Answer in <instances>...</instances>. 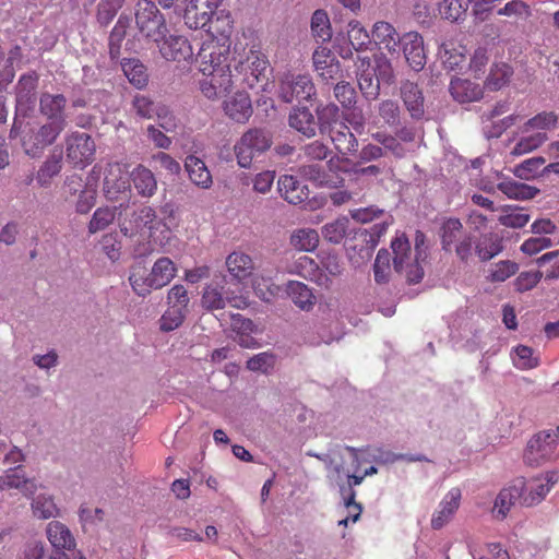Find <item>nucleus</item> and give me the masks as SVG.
I'll list each match as a JSON object with an SVG mask.
<instances>
[{
  "label": "nucleus",
  "mask_w": 559,
  "mask_h": 559,
  "mask_svg": "<svg viewBox=\"0 0 559 559\" xmlns=\"http://www.w3.org/2000/svg\"><path fill=\"white\" fill-rule=\"evenodd\" d=\"M203 76L204 79L200 81V91L210 100H216L229 94L236 85L231 69L203 74Z\"/></svg>",
  "instance_id": "4468645a"
},
{
  "label": "nucleus",
  "mask_w": 559,
  "mask_h": 559,
  "mask_svg": "<svg viewBox=\"0 0 559 559\" xmlns=\"http://www.w3.org/2000/svg\"><path fill=\"white\" fill-rule=\"evenodd\" d=\"M269 61L263 53L250 50L234 64L235 84L253 88L267 79Z\"/></svg>",
  "instance_id": "20e7f679"
},
{
  "label": "nucleus",
  "mask_w": 559,
  "mask_h": 559,
  "mask_svg": "<svg viewBox=\"0 0 559 559\" xmlns=\"http://www.w3.org/2000/svg\"><path fill=\"white\" fill-rule=\"evenodd\" d=\"M132 180L138 193L142 197H152L157 189V181L151 169L143 165H138L131 173Z\"/></svg>",
  "instance_id": "f704fd0d"
},
{
  "label": "nucleus",
  "mask_w": 559,
  "mask_h": 559,
  "mask_svg": "<svg viewBox=\"0 0 559 559\" xmlns=\"http://www.w3.org/2000/svg\"><path fill=\"white\" fill-rule=\"evenodd\" d=\"M96 145L92 136L85 132H72L66 138L68 160L75 167L84 168L92 164Z\"/></svg>",
  "instance_id": "6e6552de"
},
{
  "label": "nucleus",
  "mask_w": 559,
  "mask_h": 559,
  "mask_svg": "<svg viewBox=\"0 0 559 559\" xmlns=\"http://www.w3.org/2000/svg\"><path fill=\"white\" fill-rule=\"evenodd\" d=\"M223 109L229 119L238 123H246L253 112L250 96L246 92H236L225 99Z\"/></svg>",
  "instance_id": "a211bd4d"
},
{
  "label": "nucleus",
  "mask_w": 559,
  "mask_h": 559,
  "mask_svg": "<svg viewBox=\"0 0 559 559\" xmlns=\"http://www.w3.org/2000/svg\"><path fill=\"white\" fill-rule=\"evenodd\" d=\"M349 222L346 217L336 218L325 224L322 229L323 237L333 243H340L347 235Z\"/></svg>",
  "instance_id": "603ef678"
},
{
  "label": "nucleus",
  "mask_w": 559,
  "mask_h": 559,
  "mask_svg": "<svg viewBox=\"0 0 559 559\" xmlns=\"http://www.w3.org/2000/svg\"><path fill=\"white\" fill-rule=\"evenodd\" d=\"M33 514L41 520H48L59 515V509L51 496L38 495L32 501Z\"/></svg>",
  "instance_id": "09e8293b"
},
{
  "label": "nucleus",
  "mask_w": 559,
  "mask_h": 559,
  "mask_svg": "<svg viewBox=\"0 0 559 559\" xmlns=\"http://www.w3.org/2000/svg\"><path fill=\"white\" fill-rule=\"evenodd\" d=\"M36 72L23 74L16 84V108L26 111L34 107L36 102V90L38 86Z\"/></svg>",
  "instance_id": "5701e85b"
},
{
  "label": "nucleus",
  "mask_w": 559,
  "mask_h": 559,
  "mask_svg": "<svg viewBox=\"0 0 559 559\" xmlns=\"http://www.w3.org/2000/svg\"><path fill=\"white\" fill-rule=\"evenodd\" d=\"M289 126L307 138L316 135L318 122L307 107H297L292 110L288 118Z\"/></svg>",
  "instance_id": "2f4dec72"
},
{
  "label": "nucleus",
  "mask_w": 559,
  "mask_h": 559,
  "mask_svg": "<svg viewBox=\"0 0 559 559\" xmlns=\"http://www.w3.org/2000/svg\"><path fill=\"white\" fill-rule=\"evenodd\" d=\"M62 131V122L46 121L43 124H34L15 118L10 138H19L24 153L32 158H37L46 147L56 142Z\"/></svg>",
  "instance_id": "f257e3e1"
},
{
  "label": "nucleus",
  "mask_w": 559,
  "mask_h": 559,
  "mask_svg": "<svg viewBox=\"0 0 559 559\" xmlns=\"http://www.w3.org/2000/svg\"><path fill=\"white\" fill-rule=\"evenodd\" d=\"M195 62L202 74H212L230 69L229 46L216 38H210L200 47Z\"/></svg>",
  "instance_id": "423d86ee"
},
{
  "label": "nucleus",
  "mask_w": 559,
  "mask_h": 559,
  "mask_svg": "<svg viewBox=\"0 0 559 559\" xmlns=\"http://www.w3.org/2000/svg\"><path fill=\"white\" fill-rule=\"evenodd\" d=\"M547 139V134L542 132L522 138L513 147L512 154L522 155L532 152L538 148Z\"/></svg>",
  "instance_id": "e2e57ef3"
},
{
  "label": "nucleus",
  "mask_w": 559,
  "mask_h": 559,
  "mask_svg": "<svg viewBox=\"0 0 559 559\" xmlns=\"http://www.w3.org/2000/svg\"><path fill=\"white\" fill-rule=\"evenodd\" d=\"M46 535L55 549L72 550L76 545L70 528L59 521L48 523Z\"/></svg>",
  "instance_id": "c85d7f7f"
},
{
  "label": "nucleus",
  "mask_w": 559,
  "mask_h": 559,
  "mask_svg": "<svg viewBox=\"0 0 559 559\" xmlns=\"http://www.w3.org/2000/svg\"><path fill=\"white\" fill-rule=\"evenodd\" d=\"M462 230L463 224L459 218L445 219L439 231L442 250L450 252L452 250V245L460 238Z\"/></svg>",
  "instance_id": "79ce46f5"
},
{
  "label": "nucleus",
  "mask_w": 559,
  "mask_h": 559,
  "mask_svg": "<svg viewBox=\"0 0 559 559\" xmlns=\"http://www.w3.org/2000/svg\"><path fill=\"white\" fill-rule=\"evenodd\" d=\"M386 226L384 223L374 224L370 229L366 228H352V241L354 245L352 249L356 251L357 257L355 260L352 258V262L357 265L365 263L370 260L372 252L378 245L381 235L384 234Z\"/></svg>",
  "instance_id": "9d476101"
},
{
  "label": "nucleus",
  "mask_w": 559,
  "mask_h": 559,
  "mask_svg": "<svg viewBox=\"0 0 559 559\" xmlns=\"http://www.w3.org/2000/svg\"><path fill=\"white\" fill-rule=\"evenodd\" d=\"M122 70L129 82L138 88H142L147 84L148 76L146 68L136 59H128L121 63Z\"/></svg>",
  "instance_id": "a18cd8bd"
},
{
  "label": "nucleus",
  "mask_w": 559,
  "mask_h": 559,
  "mask_svg": "<svg viewBox=\"0 0 559 559\" xmlns=\"http://www.w3.org/2000/svg\"><path fill=\"white\" fill-rule=\"evenodd\" d=\"M449 92L452 98L460 104L477 102L483 97V87L479 84L461 78L451 80Z\"/></svg>",
  "instance_id": "b1692460"
},
{
  "label": "nucleus",
  "mask_w": 559,
  "mask_h": 559,
  "mask_svg": "<svg viewBox=\"0 0 559 559\" xmlns=\"http://www.w3.org/2000/svg\"><path fill=\"white\" fill-rule=\"evenodd\" d=\"M67 98L62 94L44 93L39 98V111L47 117V122H62V129L67 127L64 108Z\"/></svg>",
  "instance_id": "aec40b11"
},
{
  "label": "nucleus",
  "mask_w": 559,
  "mask_h": 559,
  "mask_svg": "<svg viewBox=\"0 0 559 559\" xmlns=\"http://www.w3.org/2000/svg\"><path fill=\"white\" fill-rule=\"evenodd\" d=\"M227 271L235 280L241 282L250 277L254 270L252 258L241 251H234L226 258Z\"/></svg>",
  "instance_id": "cd10ccee"
},
{
  "label": "nucleus",
  "mask_w": 559,
  "mask_h": 559,
  "mask_svg": "<svg viewBox=\"0 0 559 559\" xmlns=\"http://www.w3.org/2000/svg\"><path fill=\"white\" fill-rule=\"evenodd\" d=\"M281 195L292 204H299L308 198V189L296 177L284 175L278 179Z\"/></svg>",
  "instance_id": "7c9ffc66"
},
{
  "label": "nucleus",
  "mask_w": 559,
  "mask_h": 559,
  "mask_svg": "<svg viewBox=\"0 0 559 559\" xmlns=\"http://www.w3.org/2000/svg\"><path fill=\"white\" fill-rule=\"evenodd\" d=\"M115 217H116L115 209L98 207L94 212V214L88 223V231L91 234H96L100 230H104L115 221Z\"/></svg>",
  "instance_id": "5fc2aeb1"
},
{
  "label": "nucleus",
  "mask_w": 559,
  "mask_h": 559,
  "mask_svg": "<svg viewBox=\"0 0 559 559\" xmlns=\"http://www.w3.org/2000/svg\"><path fill=\"white\" fill-rule=\"evenodd\" d=\"M466 49L461 45H455L452 41L442 43L439 48V58L442 61V64L451 70L462 69L466 61Z\"/></svg>",
  "instance_id": "e433bc0d"
},
{
  "label": "nucleus",
  "mask_w": 559,
  "mask_h": 559,
  "mask_svg": "<svg viewBox=\"0 0 559 559\" xmlns=\"http://www.w3.org/2000/svg\"><path fill=\"white\" fill-rule=\"evenodd\" d=\"M373 37L384 45V48L399 56L400 45L402 44V36L399 35L396 29L388 22L380 21L373 25Z\"/></svg>",
  "instance_id": "4c0bfd02"
},
{
  "label": "nucleus",
  "mask_w": 559,
  "mask_h": 559,
  "mask_svg": "<svg viewBox=\"0 0 559 559\" xmlns=\"http://www.w3.org/2000/svg\"><path fill=\"white\" fill-rule=\"evenodd\" d=\"M526 485L524 479H516L511 486L503 488L496 498L493 512L498 518L504 519L512 506L519 502L522 506Z\"/></svg>",
  "instance_id": "dca6fc26"
},
{
  "label": "nucleus",
  "mask_w": 559,
  "mask_h": 559,
  "mask_svg": "<svg viewBox=\"0 0 559 559\" xmlns=\"http://www.w3.org/2000/svg\"><path fill=\"white\" fill-rule=\"evenodd\" d=\"M162 104L155 103L150 96L136 94L133 96L131 106L136 116L142 119H154Z\"/></svg>",
  "instance_id": "8fccbe9b"
},
{
  "label": "nucleus",
  "mask_w": 559,
  "mask_h": 559,
  "mask_svg": "<svg viewBox=\"0 0 559 559\" xmlns=\"http://www.w3.org/2000/svg\"><path fill=\"white\" fill-rule=\"evenodd\" d=\"M512 74L513 70L507 63L493 64L485 81V86L490 91H499L509 83Z\"/></svg>",
  "instance_id": "37998d69"
},
{
  "label": "nucleus",
  "mask_w": 559,
  "mask_h": 559,
  "mask_svg": "<svg viewBox=\"0 0 559 559\" xmlns=\"http://www.w3.org/2000/svg\"><path fill=\"white\" fill-rule=\"evenodd\" d=\"M271 145L272 139L264 130L255 128L246 131L234 146L238 165L249 168L253 158L266 152Z\"/></svg>",
  "instance_id": "0eeeda50"
},
{
  "label": "nucleus",
  "mask_w": 559,
  "mask_h": 559,
  "mask_svg": "<svg viewBox=\"0 0 559 559\" xmlns=\"http://www.w3.org/2000/svg\"><path fill=\"white\" fill-rule=\"evenodd\" d=\"M223 289V286H218L216 284L206 285L201 298L202 307L206 310H219L226 306V302H229L231 307L238 309L245 308L247 306V302L243 298L225 297Z\"/></svg>",
  "instance_id": "6ab92c4d"
},
{
  "label": "nucleus",
  "mask_w": 559,
  "mask_h": 559,
  "mask_svg": "<svg viewBox=\"0 0 559 559\" xmlns=\"http://www.w3.org/2000/svg\"><path fill=\"white\" fill-rule=\"evenodd\" d=\"M391 249L394 254L393 267L395 272L401 273L411 255V243L408 238L404 234L395 237L391 242Z\"/></svg>",
  "instance_id": "c03bdc74"
},
{
  "label": "nucleus",
  "mask_w": 559,
  "mask_h": 559,
  "mask_svg": "<svg viewBox=\"0 0 559 559\" xmlns=\"http://www.w3.org/2000/svg\"><path fill=\"white\" fill-rule=\"evenodd\" d=\"M190 298L183 285L173 286L167 295V302L170 308H177L183 311L188 310Z\"/></svg>",
  "instance_id": "774afa93"
},
{
  "label": "nucleus",
  "mask_w": 559,
  "mask_h": 559,
  "mask_svg": "<svg viewBox=\"0 0 559 559\" xmlns=\"http://www.w3.org/2000/svg\"><path fill=\"white\" fill-rule=\"evenodd\" d=\"M313 67L323 80H336L341 76V66L332 51L326 47H318L312 56Z\"/></svg>",
  "instance_id": "4be33fe9"
},
{
  "label": "nucleus",
  "mask_w": 559,
  "mask_h": 559,
  "mask_svg": "<svg viewBox=\"0 0 559 559\" xmlns=\"http://www.w3.org/2000/svg\"><path fill=\"white\" fill-rule=\"evenodd\" d=\"M460 499L461 490L459 488H453L448 492L445 499L441 502V510L431 519L433 530L442 528L450 521L460 507Z\"/></svg>",
  "instance_id": "473e14b6"
},
{
  "label": "nucleus",
  "mask_w": 559,
  "mask_h": 559,
  "mask_svg": "<svg viewBox=\"0 0 559 559\" xmlns=\"http://www.w3.org/2000/svg\"><path fill=\"white\" fill-rule=\"evenodd\" d=\"M558 116L554 111H543L535 117L528 119L522 127V132H528L530 129H550L556 126Z\"/></svg>",
  "instance_id": "052dcab7"
},
{
  "label": "nucleus",
  "mask_w": 559,
  "mask_h": 559,
  "mask_svg": "<svg viewBox=\"0 0 559 559\" xmlns=\"http://www.w3.org/2000/svg\"><path fill=\"white\" fill-rule=\"evenodd\" d=\"M290 242L298 250L311 252L319 245V234L312 228H301L294 231Z\"/></svg>",
  "instance_id": "49530a36"
},
{
  "label": "nucleus",
  "mask_w": 559,
  "mask_h": 559,
  "mask_svg": "<svg viewBox=\"0 0 559 559\" xmlns=\"http://www.w3.org/2000/svg\"><path fill=\"white\" fill-rule=\"evenodd\" d=\"M371 44V39L367 31L360 26L359 22L352 21V48L355 49L358 55H369L365 48Z\"/></svg>",
  "instance_id": "680f3d73"
},
{
  "label": "nucleus",
  "mask_w": 559,
  "mask_h": 559,
  "mask_svg": "<svg viewBox=\"0 0 559 559\" xmlns=\"http://www.w3.org/2000/svg\"><path fill=\"white\" fill-rule=\"evenodd\" d=\"M103 190L108 200L118 201L130 191V175L124 165L109 163L105 169Z\"/></svg>",
  "instance_id": "f8f14e48"
},
{
  "label": "nucleus",
  "mask_w": 559,
  "mask_h": 559,
  "mask_svg": "<svg viewBox=\"0 0 559 559\" xmlns=\"http://www.w3.org/2000/svg\"><path fill=\"white\" fill-rule=\"evenodd\" d=\"M280 95L286 103L309 100L316 95V86L309 74L287 73L281 80Z\"/></svg>",
  "instance_id": "9b49d317"
},
{
  "label": "nucleus",
  "mask_w": 559,
  "mask_h": 559,
  "mask_svg": "<svg viewBox=\"0 0 559 559\" xmlns=\"http://www.w3.org/2000/svg\"><path fill=\"white\" fill-rule=\"evenodd\" d=\"M129 283L133 292L140 297H146L152 290H156L151 270L140 262L131 266Z\"/></svg>",
  "instance_id": "c756f323"
},
{
  "label": "nucleus",
  "mask_w": 559,
  "mask_h": 559,
  "mask_svg": "<svg viewBox=\"0 0 559 559\" xmlns=\"http://www.w3.org/2000/svg\"><path fill=\"white\" fill-rule=\"evenodd\" d=\"M337 112L338 108L335 105H329L322 109V116H320L319 119H322L324 116L335 118ZM343 129H347V127L343 122L333 119L330 128L331 140L342 158L346 159V155L349 152V141H347L346 133Z\"/></svg>",
  "instance_id": "393cba45"
},
{
  "label": "nucleus",
  "mask_w": 559,
  "mask_h": 559,
  "mask_svg": "<svg viewBox=\"0 0 559 559\" xmlns=\"http://www.w3.org/2000/svg\"><path fill=\"white\" fill-rule=\"evenodd\" d=\"M158 45L163 58L170 61L189 60L193 56V49L189 40L183 36L170 35Z\"/></svg>",
  "instance_id": "f3484780"
},
{
  "label": "nucleus",
  "mask_w": 559,
  "mask_h": 559,
  "mask_svg": "<svg viewBox=\"0 0 559 559\" xmlns=\"http://www.w3.org/2000/svg\"><path fill=\"white\" fill-rule=\"evenodd\" d=\"M466 10L467 4L463 5L461 0H443L439 8L442 17L451 22L459 21Z\"/></svg>",
  "instance_id": "0e129e2a"
},
{
  "label": "nucleus",
  "mask_w": 559,
  "mask_h": 559,
  "mask_svg": "<svg viewBox=\"0 0 559 559\" xmlns=\"http://www.w3.org/2000/svg\"><path fill=\"white\" fill-rule=\"evenodd\" d=\"M294 271L299 276L314 282L320 286H324L326 288L330 286V278L323 274L319 264L308 255H301L296 260Z\"/></svg>",
  "instance_id": "bb28decb"
},
{
  "label": "nucleus",
  "mask_w": 559,
  "mask_h": 559,
  "mask_svg": "<svg viewBox=\"0 0 559 559\" xmlns=\"http://www.w3.org/2000/svg\"><path fill=\"white\" fill-rule=\"evenodd\" d=\"M186 313L187 311L169 307L160 318V329L165 332L176 330L182 324Z\"/></svg>",
  "instance_id": "69168bd1"
},
{
  "label": "nucleus",
  "mask_w": 559,
  "mask_h": 559,
  "mask_svg": "<svg viewBox=\"0 0 559 559\" xmlns=\"http://www.w3.org/2000/svg\"><path fill=\"white\" fill-rule=\"evenodd\" d=\"M519 270V265L510 260L500 261L495 264L493 269L490 272L491 282H504L512 275H514Z\"/></svg>",
  "instance_id": "338daca9"
},
{
  "label": "nucleus",
  "mask_w": 559,
  "mask_h": 559,
  "mask_svg": "<svg viewBox=\"0 0 559 559\" xmlns=\"http://www.w3.org/2000/svg\"><path fill=\"white\" fill-rule=\"evenodd\" d=\"M276 364V356L269 352L254 355L247 361V368L251 371L270 372Z\"/></svg>",
  "instance_id": "13d9d810"
},
{
  "label": "nucleus",
  "mask_w": 559,
  "mask_h": 559,
  "mask_svg": "<svg viewBox=\"0 0 559 559\" xmlns=\"http://www.w3.org/2000/svg\"><path fill=\"white\" fill-rule=\"evenodd\" d=\"M135 24L139 32L155 44H159L168 33L164 15L151 0H140L136 3Z\"/></svg>",
  "instance_id": "7ed1b4c3"
},
{
  "label": "nucleus",
  "mask_w": 559,
  "mask_h": 559,
  "mask_svg": "<svg viewBox=\"0 0 559 559\" xmlns=\"http://www.w3.org/2000/svg\"><path fill=\"white\" fill-rule=\"evenodd\" d=\"M497 188L508 198L515 200H530L539 192V190L535 187L514 180L501 181L498 183Z\"/></svg>",
  "instance_id": "a19ab883"
},
{
  "label": "nucleus",
  "mask_w": 559,
  "mask_h": 559,
  "mask_svg": "<svg viewBox=\"0 0 559 559\" xmlns=\"http://www.w3.org/2000/svg\"><path fill=\"white\" fill-rule=\"evenodd\" d=\"M557 438L552 430H543L534 435L527 442L524 461L531 466L556 457Z\"/></svg>",
  "instance_id": "1a4fd4ad"
},
{
  "label": "nucleus",
  "mask_w": 559,
  "mask_h": 559,
  "mask_svg": "<svg viewBox=\"0 0 559 559\" xmlns=\"http://www.w3.org/2000/svg\"><path fill=\"white\" fill-rule=\"evenodd\" d=\"M356 76L358 87L366 99H376L379 95L380 83H390L394 76L390 60L383 55H374V66L370 55H357Z\"/></svg>",
  "instance_id": "f03ea898"
},
{
  "label": "nucleus",
  "mask_w": 559,
  "mask_h": 559,
  "mask_svg": "<svg viewBox=\"0 0 559 559\" xmlns=\"http://www.w3.org/2000/svg\"><path fill=\"white\" fill-rule=\"evenodd\" d=\"M62 170V155L61 153L50 154L44 163L39 166L36 174V181L39 187H50L52 179L57 177Z\"/></svg>",
  "instance_id": "58836bf2"
},
{
  "label": "nucleus",
  "mask_w": 559,
  "mask_h": 559,
  "mask_svg": "<svg viewBox=\"0 0 559 559\" xmlns=\"http://www.w3.org/2000/svg\"><path fill=\"white\" fill-rule=\"evenodd\" d=\"M400 93L412 119L421 120L425 116V107L420 87L416 83L406 80L401 83Z\"/></svg>",
  "instance_id": "412c9836"
},
{
  "label": "nucleus",
  "mask_w": 559,
  "mask_h": 559,
  "mask_svg": "<svg viewBox=\"0 0 559 559\" xmlns=\"http://www.w3.org/2000/svg\"><path fill=\"white\" fill-rule=\"evenodd\" d=\"M546 163V159L542 156L538 157H532L520 165H518L513 174L515 177L522 179V180H530L536 177L538 174V169Z\"/></svg>",
  "instance_id": "4d7b16f0"
},
{
  "label": "nucleus",
  "mask_w": 559,
  "mask_h": 559,
  "mask_svg": "<svg viewBox=\"0 0 559 559\" xmlns=\"http://www.w3.org/2000/svg\"><path fill=\"white\" fill-rule=\"evenodd\" d=\"M528 490V493H525V497L522 501V506L524 507H532L539 503L550 489L547 483H544L543 479L538 476L531 479Z\"/></svg>",
  "instance_id": "864d4df0"
},
{
  "label": "nucleus",
  "mask_w": 559,
  "mask_h": 559,
  "mask_svg": "<svg viewBox=\"0 0 559 559\" xmlns=\"http://www.w3.org/2000/svg\"><path fill=\"white\" fill-rule=\"evenodd\" d=\"M176 274L177 267L171 259L167 257L157 259L151 269L155 289L167 286L175 278Z\"/></svg>",
  "instance_id": "ea45409f"
},
{
  "label": "nucleus",
  "mask_w": 559,
  "mask_h": 559,
  "mask_svg": "<svg viewBox=\"0 0 559 559\" xmlns=\"http://www.w3.org/2000/svg\"><path fill=\"white\" fill-rule=\"evenodd\" d=\"M400 46L408 66L414 71H421L427 62L423 36L417 32L405 33Z\"/></svg>",
  "instance_id": "2eb2a0df"
},
{
  "label": "nucleus",
  "mask_w": 559,
  "mask_h": 559,
  "mask_svg": "<svg viewBox=\"0 0 559 559\" xmlns=\"http://www.w3.org/2000/svg\"><path fill=\"white\" fill-rule=\"evenodd\" d=\"M22 58V49L20 46H14L12 49H10L7 63L2 72H0V90H2L4 86L10 84L14 76V62L20 61Z\"/></svg>",
  "instance_id": "bf43d9fd"
},
{
  "label": "nucleus",
  "mask_w": 559,
  "mask_h": 559,
  "mask_svg": "<svg viewBox=\"0 0 559 559\" xmlns=\"http://www.w3.org/2000/svg\"><path fill=\"white\" fill-rule=\"evenodd\" d=\"M128 20L119 17L109 35V55L112 60L120 57L122 41L127 35Z\"/></svg>",
  "instance_id": "3c124183"
},
{
  "label": "nucleus",
  "mask_w": 559,
  "mask_h": 559,
  "mask_svg": "<svg viewBox=\"0 0 559 559\" xmlns=\"http://www.w3.org/2000/svg\"><path fill=\"white\" fill-rule=\"evenodd\" d=\"M503 237L497 233L483 234L475 242V253L481 262H488L502 252Z\"/></svg>",
  "instance_id": "a878e982"
},
{
  "label": "nucleus",
  "mask_w": 559,
  "mask_h": 559,
  "mask_svg": "<svg viewBox=\"0 0 559 559\" xmlns=\"http://www.w3.org/2000/svg\"><path fill=\"white\" fill-rule=\"evenodd\" d=\"M129 223L131 225L130 228L127 226L121 227V231L126 236H132L135 233L147 229L148 237L155 243L163 245L170 234L169 227L163 219L157 217L155 210L151 206H142L134 211Z\"/></svg>",
  "instance_id": "39448f33"
},
{
  "label": "nucleus",
  "mask_w": 559,
  "mask_h": 559,
  "mask_svg": "<svg viewBox=\"0 0 559 559\" xmlns=\"http://www.w3.org/2000/svg\"><path fill=\"white\" fill-rule=\"evenodd\" d=\"M219 0H190L185 11V22L193 29H200L209 26L212 31L215 14Z\"/></svg>",
  "instance_id": "ddd939ff"
},
{
  "label": "nucleus",
  "mask_w": 559,
  "mask_h": 559,
  "mask_svg": "<svg viewBox=\"0 0 559 559\" xmlns=\"http://www.w3.org/2000/svg\"><path fill=\"white\" fill-rule=\"evenodd\" d=\"M185 167L192 183L202 189H209L212 186V175L201 158L189 155L186 158Z\"/></svg>",
  "instance_id": "72a5a7b5"
},
{
  "label": "nucleus",
  "mask_w": 559,
  "mask_h": 559,
  "mask_svg": "<svg viewBox=\"0 0 559 559\" xmlns=\"http://www.w3.org/2000/svg\"><path fill=\"white\" fill-rule=\"evenodd\" d=\"M391 253L386 249H380L374 260L373 272L378 284L389 282Z\"/></svg>",
  "instance_id": "6e6d98bb"
},
{
  "label": "nucleus",
  "mask_w": 559,
  "mask_h": 559,
  "mask_svg": "<svg viewBox=\"0 0 559 559\" xmlns=\"http://www.w3.org/2000/svg\"><path fill=\"white\" fill-rule=\"evenodd\" d=\"M286 292L293 302L301 310L310 311L317 302V298L311 288L302 282L289 281Z\"/></svg>",
  "instance_id": "c9c22d12"
},
{
  "label": "nucleus",
  "mask_w": 559,
  "mask_h": 559,
  "mask_svg": "<svg viewBox=\"0 0 559 559\" xmlns=\"http://www.w3.org/2000/svg\"><path fill=\"white\" fill-rule=\"evenodd\" d=\"M310 26L313 37L318 40L329 41L332 38L331 22L324 10L313 12Z\"/></svg>",
  "instance_id": "de8ad7c7"
}]
</instances>
